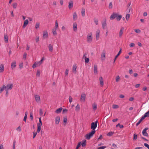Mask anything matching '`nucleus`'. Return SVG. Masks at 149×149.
I'll list each match as a JSON object with an SVG mask.
<instances>
[{
	"mask_svg": "<svg viewBox=\"0 0 149 149\" xmlns=\"http://www.w3.org/2000/svg\"><path fill=\"white\" fill-rule=\"evenodd\" d=\"M122 15H119L116 13H113L110 16V19L111 20L114 19L115 18L117 21H120L122 18Z\"/></svg>",
	"mask_w": 149,
	"mask_h": 149,
	"instance_id": "obj_1",
	"label": "nucleus"
},
{
	"mask_svg": "<svg viewBox=\"0 0 149 149\" xmlns=\"http://www.w3.org/2000/svg\"><path fill=\"white\" fill-rule=\"evenodd\" d=\"M96 131L94 130H92L91 132L87 134L86 135V138L87 139L89 140L91 137H92L93 134L95 133Z\"/></svg>",
	"mask_w": 149,
	"mask_h": 149,
	"instance_id": "obj_2",
	"label": "nucleus"
},
{
	"mask_svg": "<svg viewBox=\"0 0 149 149\" xmlns=\"http://www.w3.org/2000/svg\"><path fill=\"white\" fill-rule=\"evenodd\" d=\"M98 121L96 120L95 122H92L91 123V129H92L93 130H95V129L96 128L97 125Z\"/></svg>",
	"mask_w": 149,
	"mask_h": 149,
	"instance_id": "obj_3",
	"label": "nucleus"
},
{
	"mask_svg": "<svg viewBox=\"0 0 149 149\" xmlns=\"http://www.w3.org/2000/svg\"><path fill=\"white\" fill-rule=\"evenodd\" d=\"M92 34L90 33L88 34L87 36V41L88 42H91L92 41L93 37L92 36Z\"/></svg>",
	"mask_w": 149,
	"mask_h": 149,
	"instance_id": "obj_4",
	"label": "nucleus"
},
{
	"mask_svg": "<svg viewBox=\"0 0 149 149\" xmlns=\"http://www.w3.org/2000/svg\"><path fill=\"white\" fill-rule=\"evenodd\" d=\"M148 127H146L145 128L142 132V134L144 136H148V133L146 132V131L148 130Z\"/></svg>",
	"mask_w": 149,
	"mask_h": 149,
	"instance_id": "obj_5",
	"label": "nucleus"
},
{
	"mask_svg": "<svg viewBox=\"0 0 149 149\" xmlns=\"http://www.w3.org/2000/svg\"><path fill=\"white\" fill-rule=\"evenodd\" d=\"M13 84H8L6 86V90H11L13 87Z\"/></svg>",
	"mask_w": 149,
	"mask_h": 149,
	"instance_id": "obj_6",
	"label": "nucleus"
},
{
	"mask_svg": "<svg viewBox=\"0 0 149 149\" xmlns=\"http://www.w3.org/2000/svg\"><path fill=\"white\" fill-rule=\"evenodd\" d=\"M102 26L103 29H104V27L107 25L106 19L104 18L103 19V21L102 22Z\"/></svg>",
	"mask_w": 149,
	"mask_h": 149,
	"instance_id": "obj_7",
	"label": "nucleus"
},
{
	"mask_svg": "<svg viewBox=\"0 0 149 149\" xmlns=\"http://www.w3.org/2000/svg\"><path fill=\"white\" fill-rule=\"evenodd\" d=\"M121 52H122V49H121V48H120V49L117 55L116 56H115V57L114 58V61H113V63H115L116 59L120 55V54L121 53Z\"/></svg>",
	"mask_w": 149,
	"mask_h": 149,
	"instance_id": "obj_8",
	"label": "nucleus"
},
{
	"mask_svg": "<svg viewBox=\"0 0 149 149\" xmlns=\"http://www.w3.org/2000/svg\"><path fill=\"white\" fill-rule=\"evenodd\" d=\"M60 119V116H58L55 118V123L56 124H58L59 123Z\"/></svg>",
	"mask_w": 149,
	"mask_h": 149,
	"instance_id": "obj_9",
	"label": "nucleus"
},
{
	"mask_svg": "<svg viewBox=\"0 0 149 149\" xmlns=\"http://www.w3.org/2000/svg\"><path fill=\"white\" fill-rule=\"evenodd\" d=\"M124 30V28L122 27L121 28L119 33V36L120 38H121L122 36Z\"/></svg>",
	"mask_w": 149,
	"mask_h": 149,
	"instance_id": "obj_10",
	"label": "nucleus"
},
{
	"mask_svg": "<svg viewBox=\"0 0 149 149\" xmlns=\"http://www.w3.org/2000/svg\"><path fill=\"white\" fill-rule=\"evenodd\" d=\"M100 37V30H98L96 31V38L97 40H98Z\"/></svg>",
	"mask_w": 149,
	"mask_h": 149,
	"instance_id": "obj_11",
	"label": "nucleus"
},
{
	"mask_svg": "<svg viewBox=\"0 0 149 149\" xmlns=\"http://www.w3.org/2000/svg\"><path fill=\"white\" fill-rule=\"evenodd\" d=\"M73 7V2L72 0H71L70 1V2L69 3V5H68V7L70 9L72 8Z\"/></svg>",
	"mask_w": 149,
	"mask_h": 149,
	"instance_id": "obj_12",
	"label": "nucleus"
},
{
	"mask_svg": "<svg viewBox=\"0 0 149 149\" xmlns=\"http://www.w3.org/2000/svg\"><path fill=\"white\" fill-rule=\"evenodd\" d=\"M43 37L44 38H47L48 37L47 32V31H44L43 32Z\"/></svg>",
	"mask_w": 149,
	"mask_h": 149,
	"instance_id": "obj_13",
	"label": "nucleus"
},
{
	"mask_svg": "<svg viewBox=\"0 0 149 149\" xmlns=\"http://www.w3.org/2000/svg\"><path fill=\"white\" fill-rule=\"evenodd\" d=\"M73 30L76 32L77 30V25L76 22H74L73 24Z\"/></svg>",
	"mask_w": 149,
	"mask_h": 149,
	"instance_id": "obj_14",
	"label": "nucleus"
},
{
	"mask_svg": "<svg viewBox=\"0 0 149 149\" xmlns=\"http://www.w3.org/2000/svg\"><path fill=\"white\" fill-rule=\"evenodd\" d=\"M35 99L37 102H38L40 101V99L39 95H36L35 96Z\"/></svg>",
	"mask_w": 149,
	"mask_h": 149,
	"instance_id": "obj_15",
	"label": "nucleus"
},
{
	"mask_svg": "<svg viewBox=\"0 0 149 149\" xmlns=\"http://www.w3.org/2000/svg\"><path fill=\"white\" fill-rule=\"evenodd\" d=\"M29 23V21L28 19L26 20L24 23V24L23 26V28H25L26 26Z\"/></svg>",
	"mask_w": 149,
	"mask_h": 149,
	"instance_id": "obj_16",
	"label": "nucleus"
},
{
	"mask_svg": "<svg viewBox=\"0 0 149 149\" xmlns=\"http://www.w3.org/2000/svg\"><path fill=\"white\" fill-rule=\"evenodd\" d=\"M86 95L85 94H82L81 95V100H84V101L85 100Z\"/></svg>",
	"mask_w": 149,
	"mask_h": 149,
	"instance_id": "obj_17",
	"label": "nucleus"
},
{
	"mask_svg": "<svg viewBox=\"0 0 149 149\" xmlns=\"http://www.w3.org/2000/svg\"><path fill=\"white\" fill-rule=\"evenodd\" d=\"M77 66L76 65H73L72 68V72L74 73V74H76L77 72L76 71Z\"/></svg>",
	"mask_w": 149,
	"mask_h": 149,
	"instance_id": "obj_18",
	"label": "nucleus"
},
{
	"mask_svg": "<svg viewBox=\"0 0 149 149\" xmlns=\"http://www.w3.org/2000/svg\"><path fill=\"white\" fill-rule=\"evenodd\" d=\"M97 65L95 64L94 66V73H97Z\"/></svg>",
	"mask_w": 149,
	"mask_h": 149,
	"instance_id": "obj_19",
	"label": "nucleus"
},
{
	"mask_svg": "<svg viewBox=\"0 0 149 149\" xmlns=\"http://www.w3.org/2000/svg\"><path fill=\"white\" fill-rule=\"evenodd\" d=\"M63 109V108L62 107H60L58 109H56L55 111V112L56 113H59L61 112L62 110Z\"/></svg>",
	"mask_w": 149,
	"mask_h": 149,
	"instance_id": "obj_20",
	"label": "nucleus"
},
{
	"mask_svg": "<svg viewBox=\"0 0 149 149\" xmlns=\"http://www.w3.org/2000/svg\"><path fill=\"white\" fill-rule=\"evenodd\" d=\"M11 68L12 69H13L16 67V62L15 61L11 63Z\"/></svg>",
	"mask_w": 149,
	"mask_h": 149,
	"instance_id": "obj_21",
	"label": "nucleus"
},
{
	"mask_svg": "<svg viewBox=\"0 0 149 149\" xmlns=\"http://www.w3.org/2000/svg\"><path fill=\"white\" fill-rule=\"evenodd\" d=\"M100 84L101 85L103 86L104 84L103 79V78L101 77L99 78Z\"/></svg>",
	"mask_w": 149,
	"mask_h": 149,
	"instance_id": "obj_22",
	"label": "nucleus"
},
{
	"mask_svg": "<svg viewBox=\"0 0 149 149\" xmlns=\"http://www.w3.org/2000/svg\"><path fill=\"white\" fill-rule=\"evenodd\" d=\"M145 119L146 117H149V112L148 111L146 112L142 116Z\"/></svg>",
	"mask_w": 149,
	"mask_h": 149,
	"instance_id": "obj_23",
	"label": "nucleus"
},
{
	"mask_svg": "<svg viewBox=\"0 0 149 149\" xmlns=\"http://www.w3.org/2000/svg\"><path fill=\"white\" fill-rule=\"evenodd\" d=\"M4 70V67L3 65L1 64L0 65V72H2Z\"/></svg>",
	"mask_w": 149,
	"mask_h": 149,
	"instance_id": "obj_24",
	"label": "nucleus"
},
{
	"mask_svg": "<svg viewBox=\"0 0 149 149\" xmlns=\"http://www.w3.org/2000/svg\"><path fill=\"white\" fill-rule=\"evenodd\" d=\"M39 123H38L37 124V126H39V125L40 126H41L42 125V122L41 120V118L40 117L39 118Z\"/></svg>",
	"mask_w": 149,
	"mask_h": 149,
	"instance_id": "obj_25",
	"label": "nucleus"
},
{
	"mask_svg": "<svg viewBox=\"0 0 149 149\" xmlns=\"http://www.w3.org/2000/svg\"><path fill=\"white\" fill-rule=\"evenodd\" d=\"M48 48L49 49V51L50 52H52L53 51L52 45L51 44H49L48 46Z\"/></svg>",
	"mask_w": 149,
	"mask_h": 149,
	"instance_id": "obj_26",
	"label": "nucleus"
},
{
	"mask_svg": "<svg viewBox=\"0 0 149 149\" xmlns=\"http://www.w3.org/2000/svg\"><path fill=\"white\" fill-rule=\"evenodd\" d=\"M144 119L143 118V117L142 116L141 117V118L140 119L139 121L136 123V126H138L141 122Z\"/></svg>",
	"mask_w": 149,
	"mask_h": 149,
	"instance_id": "obj_27",
	"label": "nucleus"
},
{
	"mask_svg": "<svg viewBox=\"0 0 149 149\" xmlns=\"http://www.w3.org/2000/svg\"><path fill=\"white\" fill-rule=\"evenodd\" d=\"M73 19L74 20H76L77 19V15L76 13L74 12L73 14Z\"/></svg>",
	"mask_w": 149,
	"mask_h": 149,
	"instance_id": "obj_28",
	"label": "nucleus"
},
{
	"mask_svg": "<svg viewBox=\"0 0 149 149\" xmlns=\"http://www.w3.org/2000/svg\"><path fill=\"white\" fill-rule=\"evenodd\" d=\"M67 121V118L66 116L63 117V122L64 123V125H66Z\"/></svg>",
	"mask_w": 149,
	"mask_h": 149,
	"instance_id": "obj_29",
	"label": "nucleus"
},
{
	"mask_svg": "<svg viewBox=\"0 0 149 149\" xmlns=\"http://www.w3.org/2000/svg\"><path fill=\"white\" fill-rule=\"evenodd\" d=\"M28 114V112L26 111L25 112V115L23 119V120L25 121V122H26V118H27V115Z\"/></svg>",
	"mask_w": 149,
	"mask_h": 149,
	"instance_id": "obj_30",
	"label": "nucleus"
},
{
	"mask_svg": "<svg viewBox=\"0 0 149 149\" xmlns=\"http://www.w3.org/2000/svg\"><path fill=\"white\" fill-rule=\"evenodd\" d=\"M105 50H103L102 52L101 56V58H102V57L105 58Z\"/></svg>",
	"mask_w": 149,
	"mask_h": 149,
	"instance_id": "obj_31",
	"label": "nucleus"
},
{
	"mask_svg": "<svg viewBox=\"0 0 149 149\" xmlns=\"http://www.w3.org/2000/svg\"><path fill=\"white\" fill-rule=\"evenodd\" d=\"M57 29H53L52 30V32L53 33V34L54 36H56L57 35V33H56V30Z\"/></svg>",
	"mask_w": 149,
	"mask_h": 149,
	"instance_id": "obj_32",
	"label": "nucleus"
},
{
	"mask_svg": "<svg viewBox=\"0 0 149 149\" xmlns=\"http://www.w3.org/2000/svg\"><path fill=\"white\" fill-rule=\"evenodd\" d=\"M92 107L93 109L94 110H95L97 109V104L95 103H94L92 105Z\"/></svg>",
	"mask_w": 149,
	"mask_h": 149,
	"instance_id": "obj_33",
	"label": "nucleus"
},
{
	"mask_svg": "<svg viewBox=\"0 0 149 149\" xmlns=\"http://www.w3.org/2000/svg\"><path fill=\"white\" fill-rule=\"evenodd\" d=\"M80 105L79 104H77V105L75 107V110L78 111L80 110Z\"/></svg>",
	"mask_w": 149,
	"mask_h": 149,
	"instance_id": "obj_34",
	"label": "nucleus"
},
{
	"mask_svg": "<svg viewBox=\"0 0 149 149\" xmlns=\"http://www.w3.org/2000/svg\"><path fill=\"white\" fill-rule=\"evenodd\" d=\"M82 15L83 17H84L85 15V10L84 8H82L81 11Z\"/></svg>",
	"mask_w": 149,
	"mask_h": 149,
	"instance_id": "obj_35",
	"label": "nucleus"
},
{
	"mask_svg": "<svg viewBox=\"0 0 149 149\" xmlns=\"http://www.w3.org/2000/svg\"><path fill=\"white\" fill-rule=\"evenodd\" d=\"M84 58L85 59V62L86 63H88L89 61V59L88 58L86 57H85Z\"/></svg>",
	"mask_w": 149,
	"mask_h": 149,
	"instance_id": "obj_36",
	"label": "nucleus"
},
{
	"mask_svg": "<svg viewBox=\"0 0 149 149\" xmlns=\"http://www.w3.org/2000/svg\"><path fill=\"white\" fill-rule=\"evenodd\" d=\"M86 140H85L84 141L82 142V143L81 144V145H82V147H84L86 145Z\"/></svg>",
	"mask_w": 149,
	"mask_h": 149,
	"instance_id": "obj_37",
	"label": "nucleus"
},
{
	"mask_svg": "<svg viewBox=\"0 0 149 149\" xmlns=\"http://www.w3.org/2000/svg\"><path fill=\"white\" fill-rule=\"evenodd\" d=\"M114 134V132H110L108 133L107 135V136H111Z\"/></svg>",
	"mask_w": 149,
	"mask_h": 149,
	"instance_id": "obj_38",
	"label": "nucleus"
},
{
	"mask_svg": "<svg viewBox=\"0 0 149 149\" xmlns=\"http://www.w3.org/2000/svg\"><path fill=\"white\" fill-rule=\"evenodd\" d=\"M118 126L119 127L121 128H122L124 127V126H123V125H120V123H118L116 126V127H117Z\"/></svg>",
	"mask_w": 149,
	"mask_h": 149,
	"instance_id": "obj_39",
	"label": "nucleus"
},
{
	"mask_svg": "<svg viewBox=\"0 0 149 149\" xmlns=\"http://www.w3.org/2000/svg\"><path fill=\"white\" fill-rule=\"evenodd\" d=\"M130 17V14H126L125 18L128 21V20Z\"/></svg>",
	"mask_w": 149,
	"mask_h": 149,
	"instance_id": "obj_40",
	"label": "nucleus"
},
{
	"mask_svg": "<svg viewBox=\"0 0 149 149\" xmlns=\"http://www.w3.org/2000/svg\"><path fill=\"white\" fill-rule=\"evenodd\" d=\"M40 71L39 70H38L37 71L36 76L37 77H40Z\"/></svg>",
	"mask_w": 149,
	"mask_h": 149,
	"instance_id": "obj_41",
	"label": "nucleus"
},
{
	"mask_svg": "<svg viewBox=\"0 0 149 149\" xmlns=\"http://www.w3.org/2000/svg\"><path fill=\"white\" fill-rule=\"evenodd\" d=\"M41 129V126H37V132L38 133H39L40 132V131Z\"/></svg>",
	"mask_w": 149,
	"mask_h": 149,
	"instance_id": "obj_42",
	"label": "nucleus"
},
{
	"mask_svg": "<svg viewBox=\"0 0 149 149\" xmlns=\"http://www.w3.org/2000/svg\"><path fill=\"white\" fill-rule=\"evenodd\" d=\"M58 27V22H57V20H56L55 21V28H54V29H57Z\"/></svg>",
	"mask_w": 149,
	"mask_h": 149,
	"instance_id": "obj_43",
	"label": "nucleus"
},
{
	"mask_svg": "<svg viewBox=\"0 0 149 149\" xmlns=\"http://www.w3.org/2000/svg\"><path fill=\"white\" fill-rule=\"evenodd\" d=\"M17 3H13V7L15 9L17 6Z\"/></svg>",
	"mask_w": 149,
	"mask_h": 149,
	"instance_id": "obj_44",
	"label": "nucleus"
},
{
	"mask_svg": "<svg viewBox=\"0 0 149 149\" xmlns=\"http://www.w3.org/2000/svg\"><path fill=\"white\" fill-rule=\"evenodd\" d=\"M81 145V142H79L78 143L75 149H78L79 147Z\"/></svg>",
	"mask_w": 149,
	"mask_h": 149,
	"instance_id": "obj_45",
	"label": "nucleus"
},
{
	"mask_svg": "<svg viewBox=\"0 0 149 149\" xmlns=\"http://www.w3.org/2000/svg\"><path fill=\"white\" fill-rule=\"evenodd\" d=\"M113 5L112 2H110L109 3V9H111L112 8Z\"/></svg>",
	"mask_w": 149,
	"mask_h": 149,
	"instance_id": "obj_46",
	"label": "nucleus"
},
{
	"mask_svg": "<svg viewBox=\"0 0 149 149\" xmlns=\"http://www.w3.org/2000/svg\"><path fill=\"white\" fill-rule=\"evenodd\" d=\"M69 70L68 69H67L65 70V76H67L68 75V74Z\"/></svg>",
	"mask_w": 149,
	"mask_h": 149,
	"instance_id": "obj_47",
	"label": "nucleus"
},
{
	"mask_svg": "<svg viewBox=\"0 0 149 149\" xmlns=\"http://www.w3.org/2000/svg\"><path fill=\"white\" fill-rule=\"evenodd\" d=\"M16 141L15 140H14L13 143V149H15V145Z\"/></svg>",
	"mask_w": 149,
	"mask_h": 149,
	"instance_id": "obj_48",
	"label": "nucleus"
},
{
	"mask_svg": "<svg viewBox=\"0 0 149 149\" xmlns=\"http://www.w3.org/2000/svg\"><path fill=\"white\" fill-rule=\"evenodd\" d=\"M30 118L32 120H33V113L31 112L30 113Z\"/></svg>",
	"mask_w": 149,
	"mask_h": 149,
	"instance_id": "obj_49",
	"label": "nucleus"
},
{
	"mask_svg": "<svg viewBox=\"0 0 149 149\" xmlns=\"http://www.w3.org/2000/svg\"><path fill=\"white\" fill-rule=\"evenodd\" d=\"M118 107V106L116 104H113V109H117Z\"/></svg>",
	"mask_w": 149,
	"mask_h": 149,
	"instance_id": "obj_50",
	"label": "nucleus"
},
{
	"mask_svg": "<svg viewBox=\"0 0 149 149\" xmlns=\"http://www.w3.org/2000/svg\"><path fill=\"white\" fill-rule=\"evenodd\" d=\"M134 31L135 32L137 33H139L141 31V30L139 29H135L134 30Z\"/></svg>",
	"mask_w": 149,
	"mask_h": 149,
	"instance_id": "obj_51",
	"label": "nucleus"
},
{
	"mask_svg": "<svg viewBox=\"0 0 149 149\" xmlns=\"http://www.w3.org/2000/svg\"><path fill=\"white\" fill-rule=\"evenodd\" d=\"M94 22L96 25H97L98 22V20L97 19H94Z\"/></svg>",
	"mask_w": 149,
	"mask_h": 149,
	"instance_id": "obj_52",
	"label": "nucleus"
},
{
	"mask_svg": "<svg viewBox=\"0 0 149 149\" xmlns=\"http://www.w3.org/2000/svg\"><path fill=\"white\" fill-rule=\"evenodd\" d=\"M5 41L6 42H8V36H6L5 35L4 36Z\"/></svg>",
	"mask_w": 149,
	"mask_h": 149,
	"instance_id": "obj_53",
	"label": "nucleus"
},
{
	"mask_svg": "<svg viewBox=\"0 0 149 149\" xmlns=\"http://www.w3.org/2000/svg\"><path fill=\"white\" fill-rule=\"evenodd\" d=\"M40 24L39 23H37L36 24L35 28L36 29H38L39 27Z\"/></svg>",
	"mask_w": 149,
	"mask_h": 149,
	"instance_id": "obj_54",
	"label": "nucleus"
},
{
	"mask_svg": "<svg viewBox=\"0 0 149 149\" xmlns=\"http://www.w3.org/2000/svg\"><path fill=\"white\" fill-rule=\"evenodd\" d=\"M137 139V135L134 134V135L133 140H135Z\"/></svg>",
	"mask_w": 149,
	"mask_h": 149,
	"instance_id": "obj_55",
	"label": "nucleus"
},
{
	"mask_svg": "<svg viewBox=\"0 0 149 149\" xmlns=\"http://www.w3.org/2000/svg\"><path fill=\"white\" fill-rule=\"evenodd\" d=\"M27 54L25 52L24 54L23 58L25 59H26V58Z\"/></svg>",
	"mask_w": 149,
	"mask_h": 149,
	"instance_id": "obj_56",
	"label": "nucleus"
},
{
	"mask_svg": "<svg viewBox=\"0 0 149 149\" xmlns=\"http://www.w3.org/2000/svg\"><path fill=\"white\" fill-rule=\"evenodd\" d=\"M37 134V133L36 132H33V139H34L35 138V137H36Z\"/></svg>",
	"mask_w": 149,
	"mask_h": 149,
	"instance_id": "obj_57",
	"label": "nucleus"
},
{
	"mask_svg": "<svg viewBox=\"0 0 149 149\" xmlns=\"http://www.w3.org/2000/svg\"><path fill=\"white\" fill-rule=\"evenodd\" d=\"M43 112L42 109H40V116H42L43 115Z\"/></svg>",
	"mask_w": 149,
	"mask_h": 149,
	"instance_id": "obj_58",
	"label": "nucleus"
},
{
	"mask_svg": "<svg viewBox=\"0 0 149 149\" xmlns=\"http://www.w3.org/2000/svg\"><path fill=\"white\" fill-rule=\"evenodd\" d=\"M144 145L148 149H149V145L146 143H144Z\"/></svg>",
	"mask_w": 149,
	"mask_h": 149,
	"instance_id": "obj_59",
	"label": "nucleus"
},
{
	"mask_svg": "<svg viewBox=\"0 0 149 149\" xmlns=\"http://www.w3.org/2000/svg\"><path fill=\"white\" fill-rule=\"evenodd\" d=\"M135 44L133 43H131L130 45V47H132L134 46Z\"/></svg>",
	"mask_w": 149,
	"mask_h": 149,
	"instance_id": "obj_60",
	"label": "nucleus"
},
{
	"mask_svg": "<svg viewBox=\"0 0 149 149\" xmlns=\"http://www.w3.org/2000/svg\"><path fill=\"white\" fill-rule=\"evenodd\" d=\"M68 111V110L67 109H63V111H62V113H65V112H67Z\"/></svg>",
	"mask_w": 149,
	"mask_h": 149,
	"instance_id": "obj_61",
	"label": "nucleus"
},
{
	"mask_svg": "<svg viewBox=\"0 0 149 149\" xmlns=\"http://www.w3.org/2000/svg\"><path fill=\"white\" fill-rule=\"evenodd\" d=\"M6 86H5V85H3L1 89L3 91L4 89H6Z\"/></svg>",
	"mask_w": 149,
	"mask_h": 149,
	"instance_id": "obj_62",
	"label": "nucleus"
},
{
	"mask_svg": "<svg viewBox=\"0 0 149 149\" xmlns=\"http://www.w3.org/2000/svg\"><path fill=\"white\" fill-rule=\"evenodd\" d=\"M120 77L119 76H118L116 78V82H118V80L120 79Z\"/></svg>",
	"mask_w": 149,
	"mask_h": 149,
	"instance_id": "obj_63",
	"label": "nucleus"
},
{
	"mask_svg": "<svg viewBox=\"0 0 149 149\" xmlns=\"http://www.w3.org/2000/svg\"><path fill=\"white\" fill-rule=\"evenodd\" d=\"M43 60H44V58H43V57H42L41 58V60L38 62V63H39L40 64V65L42 63V61H43Z\"/></svg>",
	"mask_w": 149,
	"mask_h": 149,
	"instance_id": "obj_64",
	"label": "nucleus"
}]
</instances>
